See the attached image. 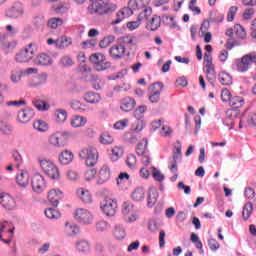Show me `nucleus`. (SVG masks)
<instances>
[{
    "instance_id": "1",
    "label": "nucleus",
    "mask_w": 256,
    "mask_h": 256,
    "mask_svg": "<svg viewBox=\"0 0 256 256\" xmlns=\"http://www.w3.org/2000/svg\"><path fill=\"white\" fill-rule=\"evenodd\" d=\"M151 0H129L128 7L120 9L116 14V19L112 21V25H119L123 19L131 17L133 11L139 12V19H149L153 14V9L149 6Z\"/></svg>"
},
{
    "instance_id": "2",
    "label": "nucleus",
    "mask_w": 256,
    "mask_h": 256,
    "mask_svg": "<svg viewBox=\"0 0 256 256\" xmlns=\"http://www.w3.org/2000/svg\"><path fill=\"white\" fill-rule=\"evenodd\" d=\"M87 11L89 15H96L98 17H105V15H111L117 11V4L110 1L99 0L91 3Z\"/></svg>"
},
{
    "instance_id": "3",
    "label": "nucleus",
    "mask_w": 256,
    "mask_h": 256,
    "mask_svg": "<svg viewBox=\"0 0 256 256\" xmlns=\"http://www.w3.org/2000/svg\"><path fill=\"white\" fill-rule=\"evenodd\" d=\"M135 42H133V38L127 36L122 39V43L114 44L109 49V55L112 59L119 61V59H123L125 57V53L127 49H133Z\"/></svg>"
},
{
    "instance_id": "4",
    "label": "nucleus",
    "mask_w": 256,
    "mask_h": 256,
    "mask_svg": "<svg viewBox=\"0 0 256 256\" xmlns=\"http://www.w3.org/2000/svg\"><path fill=\"white\" fill-rule=\"evenodd\" d=\"M79 157L85 160L87 167H94V165H97L99 152H97V148L93 146H86L79 152Z\"/></svg>"
},
{
    "instance_id": "5",
    "label": "nucleus",
    "mask_w": 256,
    "mask_h": 256,
    "mask_svg": "<svg viewBox=\"0 0 256 256\" xmlns=\"http://www.w3.org/2000/svg\"><path fill=\"white\" fill-rule=\"evenodd\" d=\"M38 163L40 169H42L43 173L48 175L50 179H59V177H61L59 168H57L51 160L47 158H38Z\"/></svg>"
},
{
    "instance_id": "6",
    "label": "nucleus",
    "mask_w": 256,
    "mask_h": 256,
    "mask_svg": "<svg viewBox=\"0 0 256 256\" xmlns=\"http://www.w3.org/2000/svg\"><path fill=\"white\" fill-rule=\"evenodd\" d=\"M35 51H37V45H35V43L28 44L16 54V63H29V61L35 57Z\"/></svg>"
},
{
    "instance_id": "7",
    "label": "nucleus",
    "mask_w": 256,
    "mask_h": 256,
    "mask_svg": "<svg viewBox=\"0 0 256 256\" xmlns=\"http://www.w3.org/2000/svg\"><path fill=\"white\" fill-rule=\"evenodd\" d=\"M252 63L256 64V54H246L241 58V60L236 61V69L239 73H247L251 68Z\"/></svg>"
},
{
    "instance_id": "8",
    "label": "nucleus",
    "mask_w": 256,
    "mask_h": 256,
    "mask_svg": "<svg viewBox=\"0 0 256 256\" xmlns=\"http://www.w3.org/2000/svg\"><path fill=\"white\" fill-rule=\"evenodd\" d=\"M252 63L256 64V54H246L241 58V60L236 61V69L239 73H247L251 68Z\"/></svg>"
},
{
    "instance_id": "9",
    "label": "nucleus",
    "mask_w": 256,
    "mask_h": 256,
    "mask_svg": "<svg viewBox=\"0 0 256 256\" xmlns=\"http://www.w3.org/2000/svg\"><path fill=\"white\" fill-rule=\"evenodd\" d=\"M105 55L101 53H95L90 56V62L96 71H105L111 67V62L105 61Z\"/></svg>"
},
{
    "instance_id": "10",
    "label": "nucleus",
    "mask_w": 256,
    "mask_h": 256,
    "mask_svg": "<svg viewBox=\"0 0 256 256\" xmlns=\"http://www.w3.org/2000/svg\"><path fill=\"white\" fill-rule=\"evenodd\" d=\"M67 135H69L66 131H57L53 133L49 138V143L52 147H65L67 145Z\"/></svg>"
},
{
    "instance_id": "11",
    "label": "nucleus",
    "mask_w": 256,
    "mask_h": 256,
    "mask_svg": "<svg viewBox=\"0 0 256 256\" xmlns=\"http://www.w3.org/2000/svg\"><path fill=\"white\" fill-rule=\"evenodd\" d=\"M122 213L127 223H135L137 221V212L133 203L126 201L122 205Z\"/></svg>"
},
{
    "instance_id": "12",
    "label": "nucleus",
    "mask_w": 256,
    "mask_h": 256,
    "mask_svg": "<svg viewBox=\"0 0 256 256\" xmlns=\"http://www.w3.org/2000/svg\"><path fill=\"white\" fill-rule=\"evenodd\" d=\"M31 185L34 193H43V191L47 189V182L45 181V177L39 173L33 175Z\"/></svg>"
},
{
    "instance_id": "13",
    "label": "nucleus",
    "mask_w": 256,
    "mask_h": 256,
    "mask_svg": "<svg viewBox=\"0 0 256 256\" xmlns=\"http://www.w3.org/2000/svg\"><path fill=\"white\" fill-rule=\"evenodd\" d=\"M23 15H25V7L21 2L14 3L13 6L6 11V17H9V19H21Z\"/></svg>"
},
{
    "instance_id": "14",
    "label": "nucleus",
    "mask_w": 256,
    "mask_h": 256,
    "mask_svg": "<svg viewBox=\"0 0 256 256\" xmlns=\"http://www.w3.org/2000/svg\"><path fill=\"white\" fill-rule=\"evenodd\" d=\"M100 209L107 217H114L115 213H117V202L111 198L104 200Z\"/></svg>"
},
{
    "instance_id": "15",
    "label": "nucleus",
    "mask_w": 256,
    "mask_h": 256,
    "mask_svg": "<svg viewBox=\"0 0 256 256\" xmlns=\"http://www.w3.org/2000/svg\"><path fill=\"white\" fill-rule=\"evenodd\" d=\"M75 218L78 223H81L82 225H91V223H93V214L84 208L76 210Z\"/></svg>"
},
{
    "instance_id": "16",
    "label": "nucleus",
    "mask_w": 256,
    "mask_h": 256,
    "mask_svg": "<svg viewBox=\"0 0 256 256\" xmlns=\"http://www.w3.org/2000/svg\"><path fill=\"white\" fill-rule=\"evenodd\" d=\"M163 83L156 82L150 87L151 95L149 96L150 103H159L161 99V91H163Z\"/></svg>"
},
{
    "instance_id": "17",
    "label": "nucleus",
    "mask_w": 256,
    "mask_h": 256,
    "mask_svg": "<svg viewBox=\"0 0 256 256\" xmlns=\"http://www.w3.org/2000/svg\"><path fill=\"white\" fill-rule=\"evenodd\" d=\"M33 117H35V110L30 107H26L18 112L19 123H29Z\"/></svg>"
},
{
    "instance_id": "18",
    "label": "nucleus",
    "mask_w": 256,
    "mask_h": 256,
    "mask_svg": "<svg viewBox=\"0 0 256 256\" xmlns=\"http://www.w3.org/2000/svg\"><path fill=\"white\" fill-rule=\"evenodd\" d=\"M109 179H111V170L109 169V166L104 165L98 172L96 185H105Z\"/></svg>"
},
{
    "instance_id": "19",
    "label": "nucleus",
    "mask_w": 256,
    "mask_h": 256,
    "mask_svg": "<svg viewBox=\"0 0 256 256\" xmlns=\"http://www.w3.org/2000/svg\"><path fill=\"white\" fill-rule=\"evenodd\" d=\"M0 203L2 207H4V209H8V211H13V209L17 207L15 199H13L9 194H2L0 196Z\"/></svg>"
},
{
    "instance_id": "20",
    "label": "nucleus",
    "mask_w": 256,
    "mask_h": 256,
    "mask_svg": "<svg viewBox=\"0 0 256 256\" xmlns=\"http://www.w3.org/2000/svg\"><path fill=\"white\" fill-rule=\"evenodd\" d=\"M80 71L82 73L83 81H87L88 83H95V81L99 79L97 75L91 73V68L85 64L81 66Z\"/></svg>"
},
{
    "instance_id": "21",
    "label": "nucleus",
    "mask_w": 256,
    "mask_h": 256,
    "mask_svg": "<svg viewBox=\"0 0 256 256\" xmlns=\"http://www.w3.org/2000/svg\"><path fill=\"white\" fill-rule=\"evenodd\" d=\"M61 199H63V192H61V190L52 189L48 192V201L51 203L52 207H57Z\"/></svg>"
},
{
    "instance_id": "22",
    "label": "nucleus",
    "mask_w": 256,
    "mask_h": 256,
    "mask_svg": "<svg viewBox=\"0 0 256 256\" xmlns=\"http://www.w3.org/2000/svg\"><path fill=\"white\" fill-rule=\"evenodd\" d=\"M75 249L78 253L89 255L91 253V243L85 239H80L75 242Z\"/></svg>"
},
{
    "instance_id": "23",
    "label": "nucleus",
    "mask_w": 256,
    "mask_h": 256,
    "mask_svg": "<svg viewBox=\"0 0 256 256\" xmlns=\"http://www.w3.org/2000/svg\"><path fill=\"white\" fill-rule=\"evenodd\" d=\"M11 224L7 221H4L0 223V233H3V231H6V233L10 234V237H13V233L15 231V228H10ZM0 241H3V243H6V245H9L11 243V238L3 239V236L0 234Z\"/></svg>"
},
{
    "instance_id": "24",
    "label": "nucleus",
    "mask_w": 256,
    "mask_h": 256,
    "mask_svg": "<svg viewBox=\"0 0 256 256\" xmlns=\"http://www.w3.org/2000/svg\"><path fill=\"white\" fill-rule=\"evenodd\" d=\"M135 105H137V102L135 101V99L131 97H126L121 101L120 109L125 113H129V111H133V109L135 108Z\"/></svg>"
},
{
    "instance_id": "25",
    "label": "nucleus",
    "mask_w": 256,
    "mask_h": 256,
    "mask_svg": "<svg viewBox=\"0 0 256 256\" xmlns=\"http://www.w3.org/2000/svg\"><path fill=\"white\" fill-rule=\"evenodd\" d=\"M16 183L22 189H27V187H29V172H20L16 177Z\"/></svg>"
},
{
    "instance_id": "26",
    "label": "nucleus",
    "mask_w": 256,
    "mask_h": 256,
    "mask_svg": "<svg viewBox=\"0 0 256 256\" xmlns=\"http://www.w3.org/2000/svg\"><path fill=\"white\" fill-rule=\"evenodd\" d=\"M80 229L79 226L73 222H66L64 227V233L67 237H75L79 235Z\"/></svg>"
},
{
    "instance_id": "27",
    "label": "nucleus",
    "mask_w": 256,
    "mask_h": 256,
    "mask_svg": "<svg viewBox=\"0 0 256 256\" xmlns=\"http://www.w3.org/2000/svg\"><path fill=\"white\" fill-rule=\"evenodd\" d=\"M235 121H237V111L228 110L227 116L223 120V125H225L226 127H230L229 129H232L233 127H235Z\"/></svg>"
},
{
    "instance_id": "28",
    "label": "nucleus",
    "mask_w": 256,
    "mask_h": 256,
    "mask_svg": "<svg viewBox=\"0 0 256 256\" xmlns=\"http://www.w3.org/2000/svg\"><path fill=\"white\" fill-rule=\"evenodd\" d=\"M84 101L90 103V105H97V103L101 102V94L93 91L86 92L84 94Z\"/></svg>"
},
{
    "instance_id": "29",
    "label": "nucleus",
    "mask_w": 256,
    "mask_h": 256,
    "mask_svg": "<svg viewBox=\"0 0 256 256\" xmlns=\"http://www.w3.org/2000/svg\"><path fill=\"white\" fill-rule=\"evenodd\" d=\"M34 63L35 65H40L42 67H45L47 65H52L53 59H51V56L45 53H42L35 58Z\"/></svg>"
},
{
    "instance_id": "30",
    "label": "nucleus",
    "mask_w": 256,
    "mask_h": 256,
    "mask_svg": "<svg viewBox=\"0 0 256 256\" xmlns=\"http://www.w3.org/2000/svg\"><path fill=\"white\" fill-rule=\"evenodd\" d=\"M161 27V17L154 15L147 23L146 29L148 31H157Z\"/></svg>"
},
{
    "instance_id": "31",
    "label": "nucleus",
    "mask_w": 256,
    "mask_h": 256,
    "mask_svg": "<svg viewBox=\"0 0 256 256\" xmlns=\"http://www.w3.org/2000/svg\"><path fill=\"white\" fill-rule=\"evenodd\" d=\"M159 199V191L155 187H151L148 192L147 207H153Z\"/></svg>"
},
{
    "instance_id": "32",
    "label": "nucleus",
    "mask_w": 256,
    "mask_h": 256,
    "mask_svg": "<svg viewBox=\"0 0 256 256\" xmlns=\"http://www.w3.org/2000/svg\"><path fill=\"white\" fill-rule=\"evenodd\" d=\"M73 158V152L69 150H64L59 155V162L61 163V165H69V163H72Z\"/></svg>"
},
{
    "instance_id": "33",
    "label": "nucleus",
    "mask_w": 256,
    "mask_h": 256,
    "mask_svg": "<svg viewBox=\"0 0 256 256\" xmlns=\"http://www.w3.org/2000/svg\"><path fill=\"white\" fill-rule=\"evenodd\" d=\"M54 117L56 123H65V121H67V117H69V113H67V110L63 108H58L54 112Z\"/></svg>"
},
{
    "instance_id": "34",
    "label": "nucleus",
    "mask_w": 256,
    "mask_h": 256,
    "mask_svg": "<svg viewBox=\"0 0 256 256\" xmlns=\"http://www.w3.org/2000/svg\"><path fill=\"white\" fill-rule=\"evenodd\" d=\"M73 45V40L67 36H62L56 40V47L58 49H67Z\"/></svg>"
},
{
    "instance_id": "35",
    "label": "nucleus",
    "mask_w": 256,
    "mask_h": 256,
    "mask_svg": "<svg viewBox=\"0 0 256 256\" xmlns=\"http://www.w3.org/2000/svg\"><path fill=\"white\" fill-rule=\"evenodd\" d=\"M76 193L79 199L83 201V203H91V193L89 192V190L85 188H78Z\"/></svg>"
},
{
    "instance_id": "36",
    "label": "nucleus",
    "mask_w": 256,
    "mask_h": 256,
    "mask_svg": "<svg viewBox=\"0 0 256 256\" xmlns=\"http://www.w3.org/2000/svg\"><path fill=\"white\" fill-rule=\"evenodd\" d=\"M113 235L115 237V239H117V241H123V239H125V237H127V232L125 231V227H123L122 225H116L114 227V232Z\"/></svg>"
},
{
    "instance_id": "37",
    "label": "nucleus",
    "mask_w": 256,
    "mask_h": 256,
    "mask_svg": "<svg viewBox=\"0 0 256 256\" xmlns=\"http://www.w3.org/2000/svg\"><path fill=\"white\" fill-rule=\"evenodd\" d=\"M149 144V142L147 141V138L142 139L136 147V153L139 157H141V155H145L146 153H149V151L147 150V145Z\"/></svg>"
},
{
    "instance_id": "38",
    "label": "nucleus",
    "mask_w": 256,
    "mask_h": 256,
    "mask_svg": "<svg viewBox=\"0 0 256 256\" xmlns=\"http://www.w3.org/2000/svg\"><path fill=\"white\" fill-rule=\"evenodd\" d=\"M229 105L232 107V109H241V107L245 105V99H243L241 96H234L230 100Z\"/></svg>"
},
{
    "instance_id": "39",
    "label": "nucleus",
    "mask_w": 256,
    "mask_h": 256,
    "mask_svg": "<svg viewBox=\"0 0 256 256\" xmlns=\"http://www.w3.org/2000/svg\"><path fill=\"white\" fill-rule=\"evenodd\" d=\"M134 201L139 202L145 199V189L143 187H137L131 194Z\"/></svg>"
},
{
    "instance_id": "40",
    "label": "nucleus",
    "mask_w": 256,
    "mask_h": 256,
    "mask_svg": "<svg viewBox=\"0 0 256 256\" xmlns=\"http://www.w3.org/2000/svg\"><path fill=\"white\" fill-rule=\"evenodd\" d=\"M247 125H253L256 127V113L249 114L247 123H245V120L243 119L239 120V129H243V127H247Z\"/></svg>"
},
{
    "instance_id": "41",
    "label": "nucleus",
    "mask_w": 256,
    "mask_h": 256,
    "mask_svg": "<svg viewBox=\"0 0 256 256\" xmlns=\"http://www.w3.org/2000/svg\"><path fill=\"white\" fill-rule=\"evenodd\" d=\"M87 124V118L83 116L76 115L71 119V125L72 127H85Z\"/></svg>"
},
{
    "instance_id": "42",
    "label": "nucleus",
    "mask_w": 256,
    "mask_h": 256,
    "mask_svg": "<svg viewBox=\"0 0 256 256\" xmlns=\"http://www.w3.org/2000/svg\"><path fill=\"white\" fill-rule=\"evenodd\" d=\"M218 81L221 85H231L233 83V78L227 72H220L218 75Z\"/></svg>"
},
{
    "instance_id": "43",
    "label": "nucleus",
    "mask_w": 256,
    "mask_h": 256,
    "mask_svg": "<svg viewBox=\"0 0 256 256\" xmlns=\"http://www.w3.org/2000/svg\"><path fill=\"white\" fill-rule=\"evenodd\" d=\"M253 213V203L247 202L242 210V217L244 221H247L249 217H251V214Z\"/></svg>"
},
{
    "instance_id": "44",
    "label": "nucleus",
    "mask_w": 256,
    "mask_h": 256,
    "mask_svg": "<svg viewBox=\"0 0 256 256\" xmlns=\"http://www.w3.org/2000/svg\"><path fill=\"white\" fill-rule=\"evenodd\" d=\"M33 127L40 133H45V131L49 130V125L43 120H36L33 124Z\"/></svg>"
},
{
    "instance_id": "45",
    "label": "nucleus",
    "mask_w": 256,
    "mask_h": 256,
    "mask_svg": "<svg viewBox=\"0 0 256 256\" xmlns=\"http://www.w3.org/2000/svg\"><path fill=\"white\" fill-rule=\"evenodd\" d=\"M34 107L38 109V111H49V108L51 107L47 102L41 100V99H35L33 101Z\"/></svg>"
},
{
    "instance_id": "46",
    "label": "nucleus",
    "mask_w": 256,
    "mask_h": 256,
    "mask_svg": "<svg viewBox=\"0 0 256 256\" xmlns=\"http://www.w3.org/2000/svg\"><path fill=\"white\" fill-rule=\"evenodd\" d=\"M205 72H206L208 83L211 84L212 87H215V79H216L215 68H206Z\"/></svg>"
},
{
    "instance_id": "47",
    "label": "nucleus",
    "mask_w": 256,
    "mask_h": 256,
    "mask_svg": "<svg viewBox=\"0 0 256 256\" xmlns=\"http://www.w3.org/2000/svg\"><path fill=\"white\" fill-rule=\"evenodd\" d=\"M114 139L113 136H111V134H109V132H103L100 135V143L102 145H111L113 143Z\"/></svg>"
},
{
    "instance_id": "48",
    "label": "nucleus",
    "mask_w": 256,
    "mask_h": 256,
    "mask_svg": "<svg viewBox=\"0 0 256 256\" xmlns=\"http://www.w3.org/2000/svg\"><path fill=\"white\" fill-rule=\"evenodd\" d=\"M22 77H24L23 70L15 69L12 71L10 79H11L12 83H19V81H21Z\"/></svg>"
},
{
    "instance_id": "49",
    "label": "nucleus",
    "mask_w": 256,
    "mask_h": 256,
    "mask_svg": "<svg viewBox=\"0 0 256 256\" xmlns=\"http://www.w3.org/2000/svg\"><path fill=\"white\" fill-rule=\"evenodd\" d=\"M71 108L74 111H78V113H85L87 109H85V104L81 103L79 100H73L71 102Z\"/></svg>"
},
{
    "instance_id": "50",
    "label": "nucleus",
    "mask_w": 256,
    "mask_h": 256,
    "mask_svg": "<svg viewBox=\"0 0 256 256\" xmlns=\"http://www.w3.org/2000/svg\"><path fill=\"white\" fill-rule=\"evenodd\" d=\"M0 131L3 133V135H11V133H13V127L8 122L1 121Z\"/></svg>"
},
{
    "instance_id": "51",
    "label": "nucleus",
    "mask_w": 256,
    "mask_h": 256,
    "mask_svg": "<svg viewBox=\"0 0 256 256\" xmlns=\"http://www.w3.org/2000/svg\"><path fill=\"white\" fill-rule=\"evenodd\" d=\"M44 213L48 219H59L61 217V213L54 208H48Z\"/></svg>"
},
{
    "instance_id": "52",
    "label": "nucleus",
    "mask_w": 256,
    "mask_h": 256,
    "mask_svg": "<svg viewBox=\"0 0 256 256\" xmlns=\"http://www.w3.org/2000/svg\"><path fill=\"white\" fill-rule=\"evenodd\" d=\"M152 177L154 179V181H158V183H163V181H165V175H163V173H161V170H158L155 167H152Z\"/></svg>"
},
{
    "instance_id": "53",
    "label": "nucleus",
    "mask_w": 256,
    "mask_h": 256,
    "mask_svg": "<svg viewBox=\"0 0 256 256\" xmlns=\"http://www.w3.org/2000/svg\"><path fill=\"white\" fill-rule=\"evenodd\" d=\"M109 227V222L105 220H100L96 223V231H98V233H104V231H107Z\"/></svg>"
},
{
    "instance_id": "54",
    "label": "nucleus",
    "mask_w": 256,
    "mask_h": 256,
    "mask_svg": "<svg viewBox=\"0 0 256 256\" xmlns=\"http://www.w3.org/2000/svg\"><path fill=\"white\" fill-rule=\"evenodd\" d=\"M234 32L238 39H245L247 35V33L245 32V28H243V26H241L240 24H236L234 26Z\"/></svg>"
},
{
    "instance_id": "55",
    "label": "nucleus",
    "mask_w": 256,
    "mask_h": 256,
    "mask_svg": "<svg viewBox=\"0 0 256 256\" xmlns=\"http://www.w3.org/2000/svg\"><path fill=\"white\" fill-rule=\"evenodd\" d=\"M142 21H147V19H139V15H138V19L135 21H130L126 24L127 29H129V31H135V29H138V27H140L141 22Z\"/></svg>"
},
{
    "instance_id": "56",
    "label": "nucleus",
    "mask_w": 256,
    "mask_h": 256,
    "mask_svg": "<svg viewBox=\"0 0 256 256\" xmlns=\"http://www.w3.org/2000/svg\"><path fill=\"white\" fill-rule=\"evenodd\" d=\"M63 25V19L61 18H50L48 20V27L50 29H57V27H61Z\"/></svg>"
},
{
    "instance_id": "57",
    "label": "nucleus",
    "mask_w": 256,
    "mask_h": 256,
    "mask_svg": "<svg viewBox=\"0 0 256 256\" xmlns=\"http://www.w3.org/2000/svg\"><path fill=\"white\" fill-rule=\"evenodd\" d=\"M12 157L15 161V167L16 169H19V167H21V165H23V156H21V154L19 153V151L14 150L12 152Z\"/></svg>"
},
{
    "instance_id": "58",
    "label": "nucleus",
    "mask_w": 256,
    "mask_h": 256,
    "mask_svg": "<svg viewBox=\"0 0 256 256\" xmlns=\"http://www.w3.org/2000/svg\"><path fill=\"white\" fill-rule=\"evenodd\" d=\"M113 41H115V37L106 36V37H104V39H102L99 42V47H101V49H105V48L109 47L111 45V43H113Z\"/></svg>"
},
{
    "instance_id": "59",
    "label": "nucleus",
    "mask_w": 256,
    "mask_h": 256,
    "mask_svg": "<svg viewBox=\"0 0 256 256\" xmlns=\"http://www.w3.org/2000/svg\"><path fill=\"white\" fill-rule=\"evenodd\" d=\"M146 111H147V106L142 105V106H139L138 108H136L133 115H134L135 119L141 120L143 115H145Z\"/></svg>"
},
{
    "instance_id": "60",
    "label": "nucleus",
    "mask_w": 256,
    "mask_h": 256,
    "mask_svg": "<svg viewBox=\"0 0 256 256\" xmlns=\"http://www.w3.org/2000/svg\"><path fill=\"white\" fill-rule=\"evenodd\" d=\"M60 63L62 67H73V65H75V62L71 56H63L60 59Z\"/></svg>"
},
{
    "instance_id": "61",
    "label": "nucleus",
    "mask_w": 256,
    "mask_h": 256,
    "mask_svg": "<svg viewBox=\"0 0 256 256\" xmlns=\"http://www.w3.org/2000/svg\"><path fill=\"white\" fill-rule=\"evenodd\" d=\"M144 128H145V123H143V120H139V119H136V121L131 126V130L135 131L136 133H139Z\"/></svg>"
},
{
    "instance_id": "62",
    "label": "nucleus",
    "mask_w": 256,
    "mask_h": 256,
    "mask_svg": "<svg viewBox=\"0 0 256 256\" xmlns=\"http://www.w3.org/2000/svg\"><path fill=\"white\" fill-rule=\"evenodd\" d=\"M190 241H192V243H194L196 249H203V242H201V240H199V236L196 233H191Z\"/></svg>"
},
{
    "instance_id": "63",
    "label": "nucleus",
    "mask_w": 256,
    "mask_h": 256,
    "mask_svg": "<svg viewBox=\"0 0 256 256\" xmlns=\"http://www.w3.org/2000/svg\"><path fill=\"white\" fill-rule=\"evenodd\" d=\"M126 165H128L130 169H133V167L137 165V156H135V154H129L126 159Z\"/></svg>"
},
{
    "instance_id": "64",
    "label": "nucleus",
    "mask_w": 256,
    "mask_h": 256,
    "mask_svg": "<svg viewBox=\"0 0 256 256\" xmlns=\"http://www.w3.org/2000/svg\"><path fill=\"white\" fill-rule=\"evenodd\" d=\"M128 126H129V119H123V120L117 121L114 124V129L123 130L125 129V127H128Z\"/></svg>"
}]
</instances>
